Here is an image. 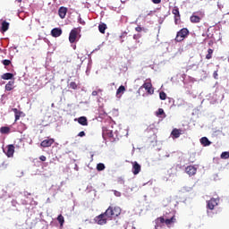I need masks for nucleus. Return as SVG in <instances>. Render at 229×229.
Here are the masks:
<instances>
[{"instance_id": "nucleus-41", "label": "nucleus", "mask_w": 229, "mask_h": 229, "mask_svg": "<svg viewBox=\"0 0 229 229\" xmlns=\"http://www.w3.org/2000/svg\"><path fill=\"white\" fill-rule=\"evenodd\" d=\"M78 137H85V131L79 132Z\"/></svg>"}, {"instance_id": "nucleus-27", "label": "nucleus", "mask_w": 229, "mask_h": 229, "mask_svg": "<svg viewBox=\"0 0 229 229\" xmlns=\"http://www.w3.org/2000/svg\"><path fill=\"white\" fill-rule=\"evenodd\" d=\"M106 30V24L102 23L98 26V30L100 33H105Z\"/></svg>"}, {"instance_id": "nucleus-24", "label": "nucleus", "mask_w": 229, "mask_h": 229, "mask_svg": "<svg viewBox=\"0 0 229 229\" xmlns=\"http://www.w3.org/2000/svg\"><path fill=\"white\" fill-rule=\"evenodd\" d=\"M156 115L157 117H160V115H162V117L164 119H165V117H167V114H165V112H164V110L162 108H159L157 112H156Z\"/></svg>"}, {"instance_id": "nucleus-20", "label": "nucleus", "mask_w": 229, "mask_h": 229, "mask_svg": "<svg viewBox=\"0 0 229 229\" xmlns=\"http://www.w3.org/2000/svg\"><path fill=\"white\" fill-rule=\"evenodd\" d=\"M15 85V81H10L6 85H5V90L10 92L11 90H13Z\"/></svg>"}, {"instance_id": "nucleus-18", "label": "nucleus", "mask_w": 229, "mask_h": 229, "mask_svg": "<svg viewBox=\"0 0 229 229\" xmlns=\"http://www.w3.org/2000/svg\"><path fill=\"white\" fill-rule=\"evenodd\" d=\"M58 14L61 19H65V15H67V8L66 7H60L58 10Z\"/></svg>"}, {"instance_id": "nucleus-44", "label": "nucleus", "mask_w": 229, "mask_h": 229, "mask_svg": "<svg viewBox=\"0 0 229 229\" xmlns=\"http://www.w3.org/2000/svg\"><path fill=\"white\" fill-rule=\"evenodd\" d=\"M16 3H22V0H15Z\"/></svg>"}, {"instance_id": "nucleus-34", "label": "nucleus", "mask_w": 229, "mask_h": 229, "mask_svg": "<svg viewBox=\"0 0 229 229\" xmlns=\"http://www.w3.org/2000/svg\"><path fill=\"white\" fill-rule=\"evenodd\" d=\"M101 92H103V89H98V90L92 91L91 96H98V94H101Z\"/></svg>"}, {"instance_id": "nucleus-47", "label": "nucleus", "mask_w": 229, "mask_h": 229, "mask_svg": "<svg viewBox=\"0 0 229 229\" xmlns=\"http://www.w3.org/2000/svg\"><path fill=\"white\" fill-rule=\"evenodd\" d=\"M121 183H124V181H122V182Z\"/></svg>"}, {"instance_id": "nucleus-43", "label": "nucleus", "mask_w": 229, "mask_h": 229, "mask_svg": "<svg viewBox=\"0 0 229 229\" xmlns=\"http://www.w3.org/2000/svg\"><path fill=\"white\" fill-rule=\"evenodd\" d=\"M214 44V42L213 41H210L209 43H208V46H212Z\"/></svg>"}, {"instance_id": "nucleus-4", "label": "nucleus", "mask_w": 229, "mask_h": 229, "mask_svg": "<svg viewBox=\"0 0 229 229\" xmlns=\"http://www.w3.org/2000/svg\"><path fill=\"white\" fill-rule=\"evenodd\" d=\"M204 17H205V13L197 12L192 13V15L190 17V21L192 24H198L201 22V19H203Z\"/></svg>"}, {"instance_id": "nucleus-31", "label": "nucleus", "mask_w": 229, "mask_h": 229, "mask_svg": "<svg viewBox=\"0 0 229 229\" xmlns=\"http://www.w3.org/2000/svg\"><path fill=\"white\" fill-rule=\"evenodd\" d=\"M105 169H106L105 164H103V163H98V164L97 165V170H98V171H105Z\"/></svg>"}, {"instance_id": "nucleus-6", "label": "nucleus", "mask_w": 229, "mask_h": 229, "mask_svg": "<svg viewBox=\"0 0 229 229\" xmlns=\"http://www.w3.org/2000/svg\"><path fill=\"white\" fill-rule=\"evenodd\" d=\"M140 89H145V90L148 92V94H154L155 89H153V84H151V80H146V81L143 83V85L140 87Z\"/></svg>"}, {"instance_id": "nucleus-12", "label": "nucleus", "mask_w": 229, "mask_h": 229, "mask_svg": "<svg viewBox=\"0 0 229 229\" xmlns=\"http://www.w3.org/2000/svg\"><path fill=\"white\" fill-rule=\"evenodd\" d=\"M197 171H198V168H196V166L194 165H189L185 168V172L187 173V174H189V176H194Z\"/></svg>"}, {"instance_id": "nucleus-25", "label": "nucleus", "mask_w": 229, "mask_h": 229, "mask_svg": "<svg viewBox=\"0 0 229 229\" xmlns=\"http://www.w3.org/2000/svg\"><path fill=\"white\" fill-rule=\"evenodd\" d=\"M124 92H126V88L123 85H122L117 89L116 96H121V94H124Z\"/></svg>"}, {"instance_id": "nucleus-22", "label": "nucleus", "mask_w": 229, "mask_h": 229, "mask_svg": "<svg viewBox=\"0 0 229 229\" xmlns=\"http://www.w3.org/2000/svg\"><path fill=\"white\" fill-rule=\"evenodd\" d=\"M10 28V23L7 21H3L2 22V28H1V31L3 33H4L5 31H8V29Z\"/></svg>"}, {"instance_id": "nucleus-9", "label": "nucleus", "mask_w": 229, "mask_h": 229, "mask_svg": "<svg viewBox=\"0 0 229 229\" xmlns=\"http://www.w3.org/2000/svg\"><path fill=\"white\" fill-rule=\"evenodd\" d=\"M78 38V29H72L69 35V41L71 44H74Z\"/></svg>"}, {"instance_id": "nucleus-38", "label": "nucleus", "mask_w": 229, "mask_h": 229, "mask_svg": "<svg viewBox=\"0 0 229 229\" xmlns=\"http://www.w3.org/2000/svg\"><path fill=\"white\" fill-rule=\"evenodd\" d=\"M39 160H41V162H46V160H47V158L46 157V156H40Z\"/></svg>"}, {"instance_id": "nucleus-10", "label": "nucleus", "mask_w": 229, "mask_h": 229, "mask_svg": "<svg viewBox=\"0 0 229 229\" xmlns=\"http://www.w3.org/2000/svg\"><path fill=\"white\" fill-rule=\"evenodd\" d=\"M53 144H55V139L51 138L41 141L40 146L41 148H51Z\"/></svg>"}, {"instance_id": "nucleus-23", "label": "nucleus", "mask_w": 229, "mask_h": 229, "mask_svg": "<svg viewBox=\"0 0 229 229\" xmlns=\"http://www.w3.org/2000/svg\"><path fill=\"white\" fill-rule=\"evenodd\" d=\"M1 79L2 80H13V73H10V72L4 73L1 76Z\"/></svg>"}, {"instance_id": "nucleus-8", "label": "nucleus", "mask_w": 229, "mask_h": 229, "mask_svg": "<svg viewBox=\"0 0 229 229\" xmlns=\"http://www.w3.org/2000/svg\"><path fill=\"white\" fill-rule=\"evenodd\" d=\"M217 205H219V199L212 198L210 200L207 201V208L209 210H214Z\"/></svg>"}, {"instance_id": "nucleus-21", "label": "nucleus", "mask_w": 229, "mask_h": 229, "mask_svg": "<svg viewBox=\"0 0 229 229\" xmlns=\"http://www.w3.org/2000/svg\"><path fill=\"white\" fill-rule=\"evenodd\" d=\"M200 144L204 147H207V146H210V144H212V142L210 140H208V138L207 137H202L200 139Z\"/></svg>"}, {"instance_id": "nucleus-39", "label": "nucleus", "mask_w": 229, "mask_h": 229, "mask_svg": "<svg viewBox=\"0 0 229 229\" xmlns=\"http://www.w3.org/2000/svg\"><path fill=\"white\" fill-rule=\"evenodd\" d=\"M152 3L154 4H160V3H162V0H152Z\"/></svg>"}, {"instance_id": "nucleus-28", "label": "nucleus", "mask_w": 229, "mask_h": 229, "mask_svg": "<svg viewBox=\"0 0 229 229\" xmlns=\"http://www.w3.org/2000/svg\"><path fill=\"white\" fill-rule=\"evenodd\" d=\"M0 132L4 134L10 133V127H6V126L1 127Z\"/></svg>"}, {"instance_id": "nucleus-7", "label": "nucleus", "mask_w": 229, "mask_h": 229, "mask_svg": "<svg viewBox=\"0 0 229 229\" xmlns=\"http://www.w3.org/2000/svg\"><path fill=\"white\" fill-rule=\"evenodd\" d=\"M102 135L104 138L106 137V139H110V140L112 142H114V140H115V138L114 137V131L112 130H109L106 127H103Z\"/></svg>"}, {"instance_id": "nucleus-13", "label": "nucleus", "mask_w": 229, "mask_h": 229, "mask_svg": "<svg viewBox=\"0 0 229 229\" xmlns=\"http://www.w3.org/2000/svg\"><path fill=\"white\" fill-rule=\"evenodd\" d=\"M141 171V166L139 163H137V161L132 163V174L134 175L139 174V173H140Z\"/></svg>"}, {"instance_id": "nucleus-40", "label": "nucleus", "mask_w": 229, "mask_h": 229, "mask_svg": "<svg viewBox=\"0 0 229 229\" xmlns=\"http://www.w3.org/2000/svg\"><path fill=\"white\" fill-rule=\"evenodd\" d=\"M135 31H138V33H140V31H142V27L140 26L136 27Z\"/></svg>"}, {"instance_id": "nucleus-16", "label": "nucleus", "mask_w": 229, "mask_h": 229, "mask_svg": "<svg viewBox=\"0 0 229 229\" xmlns=\"http://www.w3.org/2000/svg\"><path fill=\"white\" fill-rule=\"evenodd\" d=\"M77 121L81 126H89V120H87L86 116H81L77 119Z\"/></svg>"}, {"instance_id": "nucleus-1", "label": "nucleus", "mask_w": 229, "mask_h": 229, "mask_svg": "<svg viewBox=\"0 0 229 229\" xmlns=\"http://www.w3.org/2000/svg\"><path fill=\"white\" fill-rule=\"evenodd\" d=\"M164 223L166 225V226H171V225H174V223H176V217L174 215L170 217L165 215L164 216L157 217L156 219L157 225H155V229H158V225H162Z\"/></svg>"}, {"instance_id": "nucleus-42", "label": "nucleus", "mask_w": 229, "mask_h": 229, "mask_svg": "<svg viewBox=\"0 0 229 229\" xmlns=\"http://www.w3.org/2000/svg\"><path fill=\"white\" fill-rule=\"evenodd\" d=\"M133 38H134V40H137V38H140V36L134 34L133 35Z\"/></svg>"}, {"instance_id": "nucleus-30", "label": "nucleus", "mask_w": 229, "mask_h": 229, "mask_svg": "<svg viewBox=\"0 0 229 229\" xmlns=\"http://www.w3.org/2000/svg\"><path fill=\"white\" fill-rule=\"evenodd\" d=\"M159 98L161 99V101H165V99H167V94H165V92L161 91L159 93Z\"/></svg>"}, {"instance_id": "nucleus-36", "label": "nucleus", "mask_w": 229, "mask_h": 229, "mask_svg": "<svg viewBox=\"0 0 229 229\" xmlns=\"http://www.w3.org/2000/svg\"><path fill=\"white\" fill-rule=\"evenodd\" d=\"M114 196H116V198H121V192L120 191H114Z\"/></svg>"}, {"instance_id": "nucleus-11", "label": "nucleus", "mask_w": 229, "mask_h": 229, "mask_svg": "<svg viewBox=\"0 0 229 229\" xmlns=\"http://www.w3.org/2000/svg\"><path fill=\"white\" fill-rule=\"evenodd\" d=\"M172 13L174 15L175 24H178V21H180L181 19L180 9L178 8V6L174 7V9L172 10Z\"/></svg>"}, {"instance_id": "nucleus-45", "label": "nucleus", "mask_w": 229, "mask_h": 229, "mask_svg": "<svg viewBox=\"0 0 229 229\" xmlns=\"http://www.w3.org/2000/svg\"><path fill=\"white\" fill-rule=\"evenodd\" d=\"M23 194H30V192H28V191H24V192H23Z\"/></svg>"}, {"instance_id": "nucleus-5", "label": "nucleus", "mask_w": 229, "mask_h": 229, "mask_svg": "<svg viewBox=\"0 0 229 229\" xmlns=\"http://www.w3.org/2000/svg\"><path fill=\"white\" fill-rule=\"evenodd\" d=\"M108 220H109V218H108V216H106L105 212L97 216L94 218L95 223H97V225H106Z\"/></svg>"}, {"instance_id": "nucleus-17", "label": "nucleus", "mask_w": 229, "mask_h": 229, "mask_svg": "<svg viewBox=\"0 0 229 229\" xmlns=\"http://www.w3.org/2000/svg\"><path fill=\"white\" fill-rule=\"evenodd\" d=\"M171 135L174 139H179L180 135H182V129L174 128L172 131Z\"/></svg>"}, {"instance_id": "nucleus-32", "label": "nucleus", "mask_w": 229, "mask_h": 229, "mask_svg": "<svg viewBox=\"0 0 229 229\" xmlns=\"http://www.w3.org/2000/svg\"><path fill=\"white\" fill-rule=\"evenodd\" d=\"M220 157L223 160H227V158H229V152H227V151L222 152V154L220 155Z\"/></svg>"}, {"instance_id": "nucleus-26", "label": "nucleus", "mask_w": 229, "mask_h": 229, "mask_svg": "<svg viewBox=\"0 0 229 229\" xmlns=\"http://www.w3.org/2000/svg\"><path fill=\"white\" fill-rule=\"evenodd\" d=\"M212 55H214V49L209 48L208 54L206 55V60H211Z\"/></svg>"}, {"instance_id": "nucleus-46", "label": "nucleus", "mask_w": 229, "mask_h": 229, "mask_svg": "<svg viewBox=\"0 0 229 229\" xmlns=\"http://www.w3.org/2000/svg\"><path fill=\"white\" fill-rule=\"evenodd\" d=\"M151 13H152V12L150 11V12L148 13V15H151Z\"/></svg>"}, {"instance_id": "nucleus-15", "label": "nucleus", "mask_w": 229, "mask_h": 229, "mask_svg": "<svg viewBox=\"0 0 229 229\" xmlns=\"http://www.w3.org/2000/svg\"><path fill=\"white\" fill-rule=\"evenodd\" d=\"M13 112H14L15 122L19 121V119H21V117H22V115H24V113L22 111H20L17 108H13Z\"/></svg>"}, {"instance_id": "nucleus-37", "label": "nucleus", "mask_w": 229, "mask_h": 229, "mask_svg": "<svg viewBox=\"0 0 229 229\" xmlns=\"http://www.w3.org/2000/svg\"><path fill=\"white\" fill-rule=\"evenodd\" d=\"M218 74H217V71H215L213 73V78H215V80H218Z\"/></svg>"}, {"instance_id": "nucleus-19", "label": "nucleus", "mask_w": 229, "mask_h": 229, "mask_svg": "<svg viewBox=\"0 0 229 229\" xmlns=\"http://www.w3.org/2000/svg\"><path fill=\"white\" fill-rule=\"evenodd\" d=\"M52 37H55V38L60 37L62 35V29L55 28L51 30Z\"/></svg>"}, {"instance_id": "nucleus-2", "label": "nucleus", "mask_w": 229, "mask_h": 229, "mask_svg": "<svg viewBox=\"0 0 229 229\" xmlns=\"http://www.w3.org/2000/svg\"><path fill=\"white\" fill-rule=\"evenodd\" d=\"M104 213L106 217L109 218L110 221H112L114 217H118V216H121V208L109 206Z\"/></svg>"}, {"instance_id": "nucleus-14", "label": "nucleus", "mask_w": 229, "mask_h": 229, "mask_svg": "<svg viewBox=\"0 0 229 229\" xmlns=\"http://www.w3.org/2000/svg\"><path fill=\"white\" fill-rule=\"evenodd\" d=\"M13 153H15V147L13 145H8L7 151L5 152L6 156L11 158L13 157Z\"/></svg>"}, {"instance_id": "nucleus-33", "label": "nucleus", "mask_w": 229, "mask_h": 229, "mask_svg": "<svg viewBox=\"0 0 229 229\" xmlns=\"http://www.w3.org/2000/svg\"><path fill=\"white\" fill-rule=\"evenodd\" d=\"M69 87L70 89H72V90H76V89H78V84H76L74 81H72L70 82Z\"/></svg>"}, {"instance_id": "nucleus-35", "label": "nucleus", "mask_w": 229, "mask_h": 229, "mask_svg": "<svg viewBox=\"0 0 229 229\" xmlns=\"http://www.w3.org/2000/svg\"><path fill=\"white\" fill-rule=\"evenodd\" d=\"M2 64L4 65H5V67H6V66H8V65H10L12 64V61H10L8 59H4V60L2 61Z\"/></svg>"}, {"instance_id": "nucleus-29", "label": "nucleus", "mask_w": 229, "mask_h": 229, "mask_svg": "<svg viewBox=\"0 0 229 229\" xmlns=\"http://www.w3.org/2000/svg\"><path fill=\"white\" fill-rule=\"evenodd\" d=\"M57 221L61 225V226H64V223H65V219L64 218V216L59 215L57 216Z\"/></svg>"}, {"instance_id": "nucleus-3", "label": "nucleus", "mask_w": 229, "mask_h": 229, "mask_svg": "<svg viewBox=\"0 0 229 229\" xmlns=\"http://www.w3.org/2000/svg\"><path fill=\"white\" fill-rule=\"evenodd\" d=\"M187 37H189V29L183 28L177 32L174 41L183 42Z\"/></svg>"}]
</instances>
